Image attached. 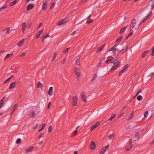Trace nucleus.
Masks as SVG:
<instances>
[{"mask_svg":"<svg viewBox=\"0 0 154 154\" xmlns=\"http://www.w3.org/2000/svg\"><path fill=\"white\" fill-rule=\"evenodd\" d=\"M130 29L132 31L135 32H136L138 29V26H137L135 19H133L131 20L130 24Z\"/></svg>","mask_w":154,"mask_h":154,"instance_id":"obj_1","label":"nucleus"},{"mask_svg":"<svg viewBox=\"0 0 154 154\" xmlns=\"http://www.w3.org/2000/svg\"><path fill=\"white\" fill-rule=\"evenodd\" d=\"M132 140H130L129 141V143L127 144L125 147V149L127 151L130 150L131 148L133 145L132 143Z\"/></svg>","mask_w":154,"mask_h":154,"instance_id":"obj_2","label":"nucleus"},{"mask_svg":"<svg viewBox=\"0 0 154 154\" xmlns=\"http://www.w3.org/2000/svg\"><path fill=\"white\" fill-rule=\"evenodd\" d=\"M68 20L69 19L68 18L66 17L61 20L57 22V26H60L61 25L63 24L66 23Z\"/></svg>","mask_w":154,"mask_h":154,"instance_id":"obj_3","label":"nucleus"},{"mask_svg":"<svg viewBox=\"0 0 154 154\" xmlns=\"http://www.w3.org/2000/svg\"><path fill=\"white\" fill-rule=\"evenodd\" d=\"M74 71L77 77V79H78L81 75L79 69L75 67L74 69Z\"/></svg>","mask_w":154,"mask_h":154,"instance_id":"obj_4","label":"nucleus"},{"mask_svg":"<svg viewBox=\"0 0 154 154\" xmlns=\"http://www.w3.org/2000/svg\"><path fill=\"white\" fill-rule=\"evenodd\" d=\"M109 147V146L107 145L105 146L102 148L100 150L99 153L100 154L104 153L108 149Z\"/></svg>","mask_w":154,"mask_h":154,"instance_id":"obj_5","label":"nucleus"},{"mask_svg":"<svg viewBox=\"0 0 154 154\" xmlns=\"http://www.w3.org/2000/svg\"><path fill=\"white\" fill-rule=\"evenodd\" d=\"M121 63L120 62H117L116 64L110 70L111 72H113L120 65Z\"/></svg>","mask_w":154,"mask_h":154,"instance_id":"obj_6","label":"nucleus"},{"mask_svg":"<svg viewBox=\"0 0 154 154\" xmlns=\"http://www.w3.org/2000/svg\"><path fill=\"white\" fill-rule=\"evenodd\" d=\"M77 99L76 96H74L72 98V105L73 106H76L77 105Z\"/></svg>","mask_w":154,"mask_h":154,"instance_id":"obj_7","label":"nucleus"},{"mask_svg":"<svg viewBox=\"0 0 154 154\" xmlns=\"http://www.w3.org/2000/svg\"><path fill=\"white\" fill-rule=\"evenodd\" d=\"M129 66L128 64H126L123 67V69L122 70L120 71L119 73V75H121L125 71L126 69L128 68Z\"/></svg>","mask_w":154,"mask_h":154,"instance_id":"obj_8","label":"nucleus"},{"mask_svg":"<svg viewBox=\"0 0 154 154\" xmlns=\"http://www.w3.org/2000/svg\"><path fill=\"white\" fill-rule=\"evenodd\" d=\"M100 124V122H96L94 125H92L91 128V130L92 131L97 127Z\"/></svg>","mask_w":154,"mask_h":154,"instance_id":"obj_9","label":"nucleus"},{"mask_svg":"<svg viewBox=\"0 0 154 154\" xmlns=\"http://www.w3.org/2000/svg\"><path fill=\"white\" fill-rule=\"evenodd\" d=\"M35 113L33 110H31L29 111V116L30 118H33L35 117Z\"/></svg>","mask_w":154,"mask_h":154,"instance_id":"obj_10","label":"nucleus"},{"mask_svg":"<svg viewBox=\"0 0 154 154\" xmlns=\"http://www.w3.org/2000/svg\"><path fill=\"white\" fill-rule=\"evenodd\" d=\"M135 138L133 140V141H136V140H138L140 137V134L138 132H136L134 135Z\"/></svg>","mask_w":154,"mask_h":154,"instance_id":"obj_11","label":"nucleus"},{"mask_svg":"<svg viewBox=\"0 0 154 154\" xmlns=\"http://www.w3.org/2000/svg\"><path fill=\"white\" fill-rule=\"evenodd\" d=\"M153 5H154V0H151L149 2L147 6L150 7L152 10H153V8H152V6Z\"/></svg>","mask_w":154,"mask_h":154,"instance_id":"obj_12","label":"nucleus"},{"mask_svg":"<svg viewBox=\"0 0 154 154\" xmlns=\"http://www.w3.org/2000/svg\"><path fill=\"white\" fill-rule=\"evenodd\" d=\"M119 44H116V45H115L113 47H112L111 48H110L109 51V52L110 51H113V52H114V51H116V50H117L118 49L116 48V47H117L118 45Z\"/></svg>","mask_w":154,"mask_h":154,"instance_id":"obj_13","label":"nucleus"},{"mask_svg":"<svg viewBox=\"0 0 154 154\" xmlns=\"http://www.w3.org/2000/svg\"><path fill=\"white\" fill-rule=\"evenodd\" d=\"M81 97L84 102H86L87 101L85 94L84 92H82L81 93Z\"/></svg>","mask_w":154,"mask_h":154,"instance_id":"obj_14","label":"nucleus"},{"mask_svg":"<svg viewBox=\"0 0 154 154\" xmlns=\"http://www.w3.org/2000/svg\"><path fill=\"white\" fill-rule=\"evenodd\" d=\"M16 85V83L15 82H13L11 83L9 85V89H11L13 88H14Z\"/></svg>","mask_w":154,"mask_h":154,"instance_id":"obj_15","label":"nucleus"},{"mask_svg":"<svg viewBox=\"0 0 154 154\" xmlns=\"http://www.w3.org/2000/svg\"><path fill=\"white\" fill-rule=\"evenodd\" d=\"M90 148L92 150L96 148L95 143L94 141H92L90 145Z\"/></svg>","mask_w":154,"mask_h":154,"instance_id":"obj_16","label":"nucleus"},{"mask_svg":"<svg viewBox=\"0 0 154 154\" xmlns=\"http://www.w3.org/2000/svg\"><path fill=\"white\" fill-rule=\"evenodd\" d=\"M48 94L50 96H52L53 94V87H51L48 91Z\"/></svg>","mask_w":154,"mask_h":154,"instance_id":"obj_17","label":"nucleus"},{"mask_svg":"<svg viewBox=\"0 0 154 154\" xmlns=\"http://www.w3.org/2000/svg\"><path fill=\"white\" fill-rule=\"evenodd\" d=\"M48 4V2L46 1L45 2L43 3L42 7V10H45L46 9Z\"/></svg>","mask_w":154,"mask_h":154,"instance_id":"obj_18","label":"nucleus"},{"mask_svg":"<svg viewBox=\"0 0 154 154\" xmlns=\"http://www.w3.org/2000/svg\"><path fill=\"white\" fill-rule=\"evenodd\" d=\"M18 106V105L17 104H15L13 107L12 109V111L11 113V115H12L14 112L15 111L17 107Z\"/></svg>","mask_w":154,"mask_h":154,"instance_id":"obj_19","label":"nucleus"},{"mask_svg":"<svg viewBox=\"0 0 154 154\" xmlns=\"http://www.w3.org/2000/svg\"><path fill=\"white\" fill-rule=\"evenodd\" d=\"M134 116L133 112H132L130 115L126 118V120L128 121L131 119Z\"/></svg>","mask_w":154,"mask_h":154,"instance_id":"obj_20","label":"nucleus"},{"mask_svg":"<svg viewBox=\"0 0 154 154\" xmlns=\"http://www.w3.org/2000/svg\"><path fill=\"white\" fill-rule=\"evenodd\" d=\"M152 12H151L150 14H149L148 15L146 16L143 19V20L142 21V22H144L146 20H147L149 18V17L150 16Z\"/></svg>","mask_w":154,"mask_h":154,"instance_id":"obj_21","label":"nucleus"},{"mask_svg":"<svg viewBox=\"0 0 154 154\" xmlns=\"http://www.w3.org/2000/svg\"><path fill=\"white\" fill-rule=\"evenodd\" d=\"M21 26H22V31L23 32H24L25 30V29L26 27V23H24L22 24Z\"/></svg>","mask_w":154,"mask_h":154,"instance_id":"obj_22","label":"nucleus"},{"mask_svg":"<svg viewBox=\"0 0 154 154\" xmlns=\"http://www.w3.org/2000/svg\"><path fill=\"white\" fill-rule=\"evenodd\" d=\"M34 5H33L30 4L27 6V10L28 11H29L32 8L34 7Z\"/></svg>","mask_w":154,"mask_h":154,"instance_id":"obj_23","label":"nucleus"},{"mask_svg":"<svg viewBox=\"0 0 154 154\" xmlns=\"http://www.w3.org/2000/svg\"><path fill=\"white\" fill-rule=\"evenodd\" d=\"M127 26H124L123 27H122L120 30L119 33V34H121L123 32H124L125 30H126V29L127 28Z\"/></svg>","mask_w":154,"mask_h":154,"instance_id":"obj_24","label":"nucleus"},{"mask_svg":"<svg viewBox=\"0 0 154 154\" xmlns=\"http://www.w3.org/2000/svg\"><path fill=\"white\" fill-rule=\"evenodd\" d=\"M12 54H7L6 55L5 58H4V60H6L7 59L11 57L12 55Z\"/></svg>","mask_w":154,"mask_h":154,"instance_id":"obj_25","label":"nucleus"},{"mask_svg":"<svg viewBox=\"0 0 154 154\" xmlns=\"http://www.w3.org/2000/svg\"><path fill=\"white\" fill-rule=\"evenodd\" d=\"M24 39H22L20 41H19L17 45L18 46H20L23 44L24 43Z\"/></svg>","mask_w":154,"mask_h":154,"instance_id":"obj_26","label":"nucleus"},{"mask_svg":"<svg viewBox=\"0 0 154 154\" xmlns=\"http://www.w3.org/2000/svg\"><path fill=\"white\" fill-rule=\"evenodd\" d=\"M104 45H103L101 46L100 47L98 48L97 51L96 52L97 53L99 52H100V51H101L103 49L104 46Z\"/></svg>","mask_w":154,"mask_h":154,"instance_id":"obj_27","label":"nucleus"},{"mask_svg":"<svg viewBox=\"0 0 154 154\" xmlns=\"http://www.w3.org/2000/svg\"><path fill=\"white\" fill-rule=\"evenodd\" d=\"M43 31V30H42L41 31H39L38 33L36 34V38H38L40 35L42 33Z\"/></svg>","mask_w":154,"mask_h":154,"instance_id":"obj_28","label":"nucleus"},{"mask_svg":"<svg viewBox=\"0 0 154 154\" xmlns=\"http://www.w3.org/2000/svg\"><path fill=\"white\" fill-rule=\"evenodd\" d=\"M34 147L33 146H30L29 148H28L26 149V151L27 152H30L33 149Z\"/></svg>","mask_w":154,"mask_h":154,"instance_id":"obj_29","label":"nucleus"},{"mask_svg":"<svg viewBox=\"0 0 154 154\" xmlns=\"http://www.w3.org/2000/svg\"><path fill=\"white\" fill-rule=\"evenodd\" d=\"M49 35L48 34H47L46 35L43 36L42 38V42H43L45 39L49 37Z\"/></svg>","mask_w":154,"mask_h":154,"instance_id":"obj_30","label":"nucleus"},{"mask_svg":"<svg viewBox=\"0 0 154 154\" xmlns=\"http://www.w3.org/2000/svg\"><path fill=\"white\" fill-rule=\"evenodd\" d=\"M116 115V114H115L112 115L110 118L108 119V120L111 121L115 117Z\"/></svg>","mask_w":154,"mask_h":154,"instance_id":"obj_31","label":"nucleus"},{"mask_svg":"<svg viewBox=\"0 0 154 154\" xmlns=\"http://www.w3.org/2000/svg\"><path fill=\"white\" fill-rule=\"evenodd\" d=\"M79 60L80 57L77 58L76 60L75 63L78 66H79L80 65Z\"/></svg>","mask_w":154,"mask_h":154,"instance_id":"obj_32","label":"nucleus"},{"mask_svg":"<svg viewBox=\"0 0 154 154\" xmlns=\"http://www.w3.org/2000/svg\"><path fill=\"white\" fill-rule=\"evenodd\" d=\"M114 138V134H111L109 136V138L110 140L113 139Z\"/></svg>","mask_w":154,"mask_h":154,"instance_id":"obj_33","label":"nucleus"},{"mask_svg":"<svg viewBox=\"0 0 154 154\" xmlns=\"http://www.w3.org/2000/svg\"><path fill=\"white\" fill-rule=\"evenodd\" d=\"M149 51H147L143 52L142 55V57L143 58L146 55L147 53Z\"/></svg>","mask_w":154,"mask_h":154,"instance_id":"obj_34","label":"nucleus"},{"mask_svg":"<svg viewBox=\"0 0 154 154\" xmlns=\"http://www.w3.org/2000/svg\"><path fill=\"white\" fill-rule=\"evenodd\" d=\"M118 61V59L116 57L114 60L111 61V63L115 64L117 63Z\"/></svg>","mask_w":154,"mask_h":154,"instance_id":"obj_35","label":"nucleus"},{"mask_svg":"<svg viewBox=\"0 0 154 154\" xmlns=\"http://www.w3.org/2000/svg\"><path fill=\"white\" fill-rule=\"evenodd\" d=\"M17 2V1L15 0L14 1L10 3H9V5L10 6H12L14 5Z\"/></svg>","mask_w":154,"mask_h":154,"instance_id":"obj_36","label":"nucleus"},{"mask_svg":"<svg viewBox=\"0 0 154 154\" xmlns=\"http://www.w3.org/2000/svg\"><path fill=\"white\" fill-rule=\"evenodd\" d=\"M42 84L40 82H38V83L37 87L38 88H42Z\"/></svg>","mask_w":154,"mask_h":154,"instance_id":"obj_37","label":"nucleus"},{"mask_svg":"<svg viewBox=\"0 0 154 154\" xmlns=\"http://www.w3.org/2000/svg\"><path fill=\"white\" fill-rule=\"evenodd\" d=\"M7 7V5H5L2 7L0 8V12L1 11V10L4 9L6 8Z\"/></svg>","mask_w":154,"mask_h":154,"instance_id":"obj_38","label":"nucleus"},{"mask_svg":"<svg viewBox=\"0 0 154 154\" xmlns=\"http://www.w3.org/2000/svg\"><path fill=\"white\" fill-rule=\"evenodd\" d=\"M21 142V139L20 138H18L16 141V143L17 144H19Z\"/></svg>","mask_w":154,"mask_h":154,"instance_id":"obj_39","label":"nucleus"},{"mask_svg":"<svg viewBox=\"0 0 154 154\" xmlns=\"http://www.w3.org/2000/svg\"><path fill=\"white\" fill-rule=\"evenodd\" d=\"M123 37L121 36L119 38H118L116 40V42L117 43H119L120 42V41L121 40V39Z\"/></svg>","mask_w":154,"mask_h":154,"instance_id":"obj_40","label":"nucleus"},{"mask_svg":"<svg viewBox=\"0 0 154 154\" xmlns=\"http://www.w3.org/2000/svg\"><path fill=\"white\" fill-rule=\"evenodd\" d=\"M52 126L51 125L49 126V127L48 128V132H51L52 131Z\"/></svg>","mask_w":154,"mask_h":154,"instance_id":"obj_41","label":"nucleus"},{"mask_svg":"<svg viewBox=\"0 0 154 154\" xmlns=\"http://www.w3.org/2000/svg\"><path fill=\"white\" fill-rule=\"evenodd\" d=\"M142 98L143 97L142 96L139 95L137 97V99L139 101H140L142 100Z\"/></svg>","mask_w":154,"mask_h":154,"instance_id":"obj_42","label":"nucleus"},{"mask_svg":"<svg viewBox=\"0 0 154 154\" xmlns=\"http://www.w3.org/2000/svg\"><path fill=\"white\" fill-rule=\"evenodd\" d=\"M45 125V124H43L42 125V126H41L40 129L38 131L39 132L41 130H42V129H43L44 128Z\"/></svg>","mask_w":154,"mask_h":154,"instance_id":"obj_43","label":"nucleus"},{"mask_svg":"<svg viewBox=\"0 0 154 154\" xmlns=\"http://www.w3.org/2000/svg\"><path fill=\"white\" fill-rule=\"evenodd\" d=\"M5 30H6V33L7 34H8L10 33V28L9 27H8L6 28Z\"/></svg>","mask_w":154,"mask_h":154,"instance_id":"obj_44","label":"nucleus"},{"mask_svg":"<svg viewBox=\"0 0 154 154\" xmlns=\"http://www.w3.org/2000/svg\"><path fill=\"white\" fill-rule=\"evenodd\" d=\"M5 105V104L4 102H0V108H1L2 107L4 106Z\"/></svg>","mask_w":154,"mask_h":154,"instance_id":"obj_45","label":"nucleus"},{"mask_svg":"<svg viewBox=\"0 0 154 154\" xmlns=\"http://www.w3.org/2000/svg\"><path fill=\"white\" fill-rule=\"evenodd\" d=\"M148 111H146L145 112V113H144V117L145 118H146L148 116Z\"/></svg>","mask_w":154,"mask_h":154,"instance_id":"obj_46","label":"nucleus"},{"mask_svg":"<svg viewBox=\"0 0 154 154\" xmlns=\"http://www.w3.org/2000/svg\"><path fill=\"white\" fill-rule=\"evenodd\" d=\"M57 53H55L54 54V56L53 57V59L52 60V61H53L55 59V58L57 57Z\"/></svg>","mask_w":154,"mask_h":154,"instance_id":"obj_47","label":"nucleus"},{"mask_svg":"<svg viewBox=\"0 0 154 154\" xmlns=\"http://www.w3.org/2000/svg\"><path fill=\"white\" fill-rule=\"evenodd\" d=\"M93 21V20L92 19L88 20L86 21V23L88 24H89L91 23Z\"/></svg>","mask_w":154,"mask_h":154,"instance_id":"obj_48","label":"nucleus"},{"mask_svg":"<svg viewBox=\"0 0 154 154\" xmlns=\"http://www.w3.org/2000/svg\"><path fill=\"white\" fill-rule=\"evenodd\" d=\"M69 49V48H68L66 49L65 50H64L63 51V53H66L68 51V50Z\"/></svg>","mask_w":154,"mask_h":154,"instance_id":"obj_49","label":"nucleus"},{"mask_svg":"<svg viewBox=\"0 0 154 154\" xmlns=\"http://www.w3.org/2000/svg\"><path fill=\"white\" fill-rule=\"evenodd\" d=\"M26 53L25 52H23L22 54L20 55V57H23L25 56Z\"/></svg>","mask_w":154,"mask_h":154,"instance_id":"obj_50","label":"nucleus"},{"mask_svg":"<svg viewBox=\"0 0 154 154\" xmlns=\"http://www.w3.org/2000/svg\"><path fill=\"white\" fill-rule=\"evenodd\" d=\"M97 76L96 74H95L93 78V79L91 80V81H93L94 80V79L97 77Z\"/></svg>","mask_w":154,"mask_h":154,"instance_id":"obj_51","label":"nucleus"},{"mask_svg":"<svg viewBox=\"0 0 154 154\" xmlns=\"http://www.w3.org/2000/svg\"><path fill=\"white\" fill-rule=\"evenodd\" d=\"M38 126V124H36L35 126L33 127L32 128L33 129H35L37 128V127Z\"/></svg>","mask_w":154,"mask_h":154,"instance_id":"obj_52","label":"nucleus"},{"mask_svg":"<svg viewBox=\"0 0 154 154\" xmlns=\"http://www.w3.org/2000/svg\"><path fill=\"white\" fill-rule=\"evenodd\" d=\"M151 55L152 56L154 55V47L152 48V53L151 54Z\"/></svg>","mask_w":154,"mask_h":154,"instance_id":"obj_53","label":"nucleus"},{"mask_svg":"<svg viewBox=\"0 0 154 154\" xmlns=\"http://www.w3.org/2000/svg\"><path fill=\"white\" fill-rule=\"evenodd\" d=\"M55 2H53L51 5L50 8H51L52 7H54L55 6Z\"/></svg>","mask_w":154,"mask_h":154,"instance_id":"obj_54","label":"nucleus"},{"mask_svg":"<svg viewBox=\"0 0 154 154\" xmlns=\"http://www.w3.org/2000/svg\"><path fill=\"white\" fill-rule=\"evenodd\" d=\"M76 33V31H74L72 32L71 34V35H75Z\"/></svg>","mask_w":154,"mask_h":154,"instance_id":"obj_55","label":"nucleus"},{"mask_svg":"<svg viewBox=\"0 0 154 154\" xmlns=\"http://www.w3.org/2000/svg\"><path fill=\"white\" fill-rule=\"evenodd\" d=\"M32 26V23H29V24L28 25V26H27V27L28 28H30L31 27V26Z\"/></svg>","mask_w":154,"mask_h":154,"instance_id":"obj_56","label":"nucleus"},{"mask_svg":"<svg viewBox=\"0 0 154 154\" xmlns=\"http://www.w3.org/2000/svg\"><path fill=\"white\" fill-rule=\"evenodd\" d=\"M78 131L77 130H75L73 131V133L75 135L77 134Z\"/></svg>","mask_w":154,"mask_h":154,"instance_id":"obj_57","label":"nucleus"},{"mask_svg":"<svg viewBox=\"0 0 154 154\" xmlns=\"http://www.w3.org/2000/svg\"><path fill=\"white\" fill-rule=\"evenodd\" d=\"M6 97H4L0 101L3 102L4 101V100L6 99Z\"/></svg>","mask_w":154,"mask_h":154,"instance_id":"obj_58","label":"nucleus"},{"mask_svg":"<svg viewBox=\"0 0 154 154\" xmlns=\"http://www.w3.org/2000/svg\"><path fill=\"white\" fill-rule=\"evenodd\" d=\"M66 61V58L64 59L62 61V64H63Z\"/></svg>","mask_w":154,"mask_h":154,"instance_id":"obj_59","label":"nucleus"},{"mask_svg":"<svg viewBox=\"0 0 154 154\" xmlns=\"http://www.w3.org/2000/svg\"><path fill=\"white\" fill-rule=\"evenodd\" d=\"M44 133H41L39 135V136H38V137H39V138H40V137H41L43 135H44Z\"/></svg>","mask_w":154,"mask_h":154,"instance_id":"obj_60","label":"nucleus"},{"mask_svg":"<svg viewBox=\"0 0 154 154\" xmlns=\"http://www.w3.org/2000/svg\"><path fill=\"white\" fill-rule=\"evenodd\" d=\"M134 32L132 31H131L129 33V34L128 35H129V36H130L131 35H132V34H133V32Z\"/></svg>","mask_w":154,"mask_h":154,"instance_id":"obj_61","label":"nucleus"},{"mask_svg":"<svg viewBox=\"0 0 154 154\" xmlns=\"http://www.w3.org/2000/svg\"><path fill=\"white\" fill-rule=\"evenodd\" d=\"M51 105V103L50 102L48 104V107H47V108L48 109L49 108L50 106Z\"/></svg>","mask_w":154,"mask_h":154,"instance_id":"obj_62","label":"nucleus"},{"mask_svg":"<svg viewBox=\"0 0 154 154\" xmlns=\"http://www.w3.org/2000/svg\"><path fill=\"white\" fill-rule=\"evenodd\" d=\"M42 23H40L39 24V26H38V27L37 29H39V28L40 27H41V26H42Z\"/></svg>","mask_w":154,"mask_h":154,"instance_id":"obj_63","label":"nucleus"},{"mask_svg":"<svg viewBox=\"0 0 154 154\" xmlns=\"http://www.w3.org/2000/svg\"><path fill=\"white\" fill-rule=\"evenodd\" d=\"M111 59H108L106 61H105V62L106 63H108V61H110L111 62Z\"/></svg>","mask_w":154,"mask_h":154,"instance_id":"obj_64","label":"nucleus"}]
</instances>
